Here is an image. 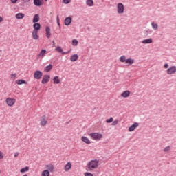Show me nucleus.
I'll list each match as a JSON object with an SVG mask.
<instances>
[{"mask_svg":"<svg viewBox=\"0 0 176 176\" xmlns=\"http://www.w3.org/2000/svg\"><path fill=\"white\" fill-rule=\"evenodd\" d=\"M21 173H27V171H30V167L25 166V168H23L21 169Z\"/></svg>","mask_w":176,"mask_h":176,"instance_id":"31","label":"nucleus"},{"mask_svg":"<svg viewBox=\"0 0 176 176\" xmlns=\"http://www.w3.org/2000/svg\"><path fill=\"white\" fill-rule=\"evenodd\" d=\"M53 80L55 85H58V83H60V78H58V76H57L54 77Z\"/></svg>","mask_w":176,"mask_h":176,"instance_id":"27","label":"nucleus"},{"mask_svg":"<svg viewBox=\"0 0 176 176\" xmlns=\"http://www.w3.org/2000/svg\"><path fill=\"white\" fill-rule=\"evenodd\" d=\"M25 15L23 13H18L15 15V17H16V19H24V16Z\"/></svg>","mask_w":176,"mask_h":176,"instance_id":"24","label":"nucleus"},{"mask_svg":"<svg viewBox=\"0 0 176 176\" xmlns=\"http://www.w3.org/2000/svg\"><path fill=\"white\" fill-rule=\"evenodd\" d=\"M32 35L33 39H35L36 41L37 39H39V36L38 35V32L33 30V32H32Z\"/></svg>","mask_w":176,"mask_h":176,"instance_id":"17","label":"nucleus"},{"mask_svg":"<svg viewBox=\"0 0 176 176\" xmlns=\"http://www.w3.org/2000/svg\"><path fill=\"white\" fill-rule=\"evenodd\" d=\"M56 50L57 52H58V53H61L62 54H68V53H69L71 52V49L67 51V52H64L63 51V48L61 47V46H58L56 48Z\"/></svg>","mask_w":176,"mask_h":176,"instance_id":"10","label":"nucleus"},{"mask_svg":"<svg viewBox=\"0 0 176 176\" xmlns=\"http://www.w3.org/2000/svg\"><path fill=\"white\" fill-rule=\"evenodd\" d=\"M49 171L52 172L54 170V166L53 165H47Z\"/></svg>","mask_w":176,"mask_h":176,"instance_id":"33","label":"nucleus"},{"mask_svg":"<svg viewBox=\"0 0 176 176\" xmlns=\"http://www.w3.org/2000/svg\"><path fill=\"white\" fill-rule=\"evenodd\" d=\"M176 72V66H170L167 70L166 74L168 75H173Z\"/></svg>","mask_w":176,"mask_h":176,"instance_id":"5","label":"nucleus"},{"mask_svg":"<svg viewBox=\"0 0 176 176\" xmlns=\"http://www.w3.org/2000/svg\"><path fill=\"white\" fill-rule=\"evenodd\" d=\"M113 122V118L111 117L109 119L106 120V123H112Z\"/></svg>","mask_w":176,"mask_h":176,"instance_id":"35","label":"nucleus"},{"mask_svg":"<svg viewBox=\"0 0 176 176\" xmlns=\"http://www.w3.org/2000/svg\"><path fill=\"white\" fill-rule=\"evenodd\" d=\"M164 67L166 68V69L168 68V65L167 63H165L164 65Z\"/></svg>","mask_w":176,"mask_h":176,"instance_id":"43","label":"nucleus"},{"mask_svg":"<svg viewBox=\"0 0 176 176\" xmlns=\"http://www.w3.org/2000/svg\"><path fill=\"white\" fill-rule=\"evenodd\" d=\"M14 157H17V156H19V152H16L14 153Z\"/></svg>","mask_w":176,"mask_h":176,"instance_id":"45","label":"nucleus"},{"mask_svg":"<svg viewBox=\"0 0 176 176\" xmlns=\"http://www.w3.org/2000/svg\"><path fill=\"white\" fill-rule=\"evenodd\" d=\"M45 1H47V0H45Z\"/></svg>","mask_w":176,"mask_h":176,"instance_id":"48","label":"nucleus"},{"mask_svg":"<svg viewBox=\"0 0 176 176\" xmlns=\"http://www.w3.org/2000/svg\"><path fill=\"white\" fill-rule=\"evenodd\" d=\"M81 140L82 141V142H85V144H91L89 138H87L86 136H82L81 138Z\"/></svg>","mask_w":176,"mask_h":176,"instance_id":"21","label":"nucleus"},{"mask_svg":"<svg viewBox=\"0 0 176 176\" xmlns=\"http://www.w3.org/2000/svg\"><path fill=\"white\" fill-rule=\"evenodd\" d=\"M41 23H34L33 24V28H34L33 31L38 32L41 30Z\"/></svg>","mask_w":176,"mask_h":176,"instance_id":"11","label":"nucleus"},{"mask_svg":"<svg viewBox=\"0 0 176 176\" xmlns=\"http://www.w3.org/2000/svg\"><path fill=\"white\" fill-rule=\"evenodd\" d=\"M40 19L41 18L39 17V14H36L33 17L32 23H38V21H39Z\"/></svg>","mask_w":176,"mask_h":176,"instance_id":"15","label":"nucleus"},{"mask_svg":"<svg viewBox=\"0 0 176 176\" xmlns=\"http://www.w3.org/2000/svg\"><path fill=\"white\" fill-rule=\"evenodd\" d=\"M15 83H16V85H27V81H25V80L20 79L16 80Z\"/></svg>","mask_w":176,"mask_h":176,"instance_id":"19","label":"nucleus"},{"mask_svg":"<svg viewBox=\"0 0 176 176\" xmlns=\"http://www.w3.org/2000/svg\"><path fill=\"white\" fill-rule=\"evenodd\" d=\"M43 75V73H42L41 70H37L34 73V79L39 80L42 78Z\"/></svg>","mask_w":176,"mask_h":176,"instance_id":"6","label":"nucleus"},{"mask_svg":"<svg viewBox=\"0 0 176 176\" xmlns=\"http://www.w3.org/2000/svg\"><path fill=\"white\" fill-rule=\"evenodd\" d=\"M125 63L126 64H129L130 65H131V64H134V60L133 59L128 58L126 60Z\"/></svg>","mask_w":176,"mask_h":176,"instance_id":"30","label":"nucleus"},{"mask_svg":"<svg viewBox=\"0 0 176 176\" xmlns=\"http://www.w3.org/2000/svg\"><path fill=\"white\" fill-rule=\"evenodd\" d=\"M56 22H57L58 27H60L61 25L60 24V17L58 16V15H57V16H56Z\"/></svg>","mask_w":176,"mask_h":176,"instance_id":"37","label":"nucleus"},{"mask_svg":"<svg viewBox=\"0 0 176 176\" xmlns=\"http://www.w3.org/2000/svg\"><path fill=\"white\" fill-rule=\"evenodd\" d=\"M86 4L87 6H94V1L93 0H87L86 1Z\"/></svg>","mask_w":176,"mask_h":176,"instance_id":"26","label":"nucleus"},{"mask_svg":"<svg viewBox=\"0 0 176 176\" xmlns=\"http://www.w3.org/2000/svg\"><path fill=\"white\" fill-rule=\"evenodd\" d=\"M89 136L92 140H95V141H100L102 138V134L98 133H91L89 134Z\"/></svg>","mask_w":176,"mask_h":176,"instance_id":"2","label":"nucleus"},{"mask_svg":"<svg viewBox=\"0 0 176 176\" xmlns=\"http://www.w3.org/2000/svg\"><path fill=\"white\" fill-rule=\"evenodd\" d=\"M41 126H46L47 124V120H46V116L43 115L40 120Z\"/></svg>","mask_w":176,"mask_h":176,"instance_id":"7","label":"nucleus"},{"mask_svg":"<svg viewBox=\"0 0 176 176\" xmlns=\"http://www.w3.org/2000/svg\"><path fill=\"white\" fill-rule=\"evenodd\" d=\"M50 80V75L45 74L43 76L41 83L43 85H45V83H47Z\"/></svg>","mask_w":176,"mask_h":176,"instance_id":"8","label":"nucleus"},{"mask_svg":"<svg viewBox=\"0 0 176 176\" xmlns=\"http://www.w3.org/2000/svg\"><path fill=\"white\" fill-rule=\"evenodd\" d=\"M64 3L66 5H68L71 2V0H63Z\"/></svg>","mask_w":176,"mask_h":176,"instance_id":"41","label":"nucleus"},{"mask_svg":"<svg viewBox=\"0 0 176 176\" xmlns=\"http://www.w3.org/2000/svg\"><path fill=\"white\" fill-rule=\"evenodd\" d=\"M72 45H73V46H78V40L73 39L72 40Z\"/></svg>","mask_w":176,"mask_h":176,"instance_id":"34","label":"nucleus"},{"mask_svg":"<svg viewBox=\"0 0 176 176\" xmlns=\"http://www.w3.org/2000/svg\"><path fill=\"white\" fill-rule=\"evenodd\" d=\"M0 173H1V170H0Z\"/></svg>","mask_w":176,"mask_h":176,"instance_id":"47","label":"nucleus"},{"mask_svg":"<svg viewBox=\"0 0 176 176\" xmlns=\"http://www.w3.org/2000/svg\"><path fill=\"white\" fill-rule=\"evenodd\" d=\"M45 54H46V50L42 49L38 54L39 57H45Z\"/></svg>","mask_w":176,"mask_h":176,"instance_id":"25","label":"nucleus"},{"mask_svg":"<svg viewBox=\"0 0 176 176\" xmlns=\"http://www.w3.org/2000/svg\"><path fill=\"white\" fill-rule=\"evenodd\" d=\"M18 0H11L12 3H16Z\"/></svg>","mask_w":176,"mask_h":176,"instance_id":"44","label":"nucleus"},{"mask_svg":"<svg viewBox=\"0 0 176 176\" xmlns=\"http://www.w3.org/2000/svg\"><path fill=\"white\" fill-rule=\"evenodd\" d=\"M16 76H17L16 74H11V79H12L13 80H14L16 79Z\"/></svg>","mask_w":176,"mask_h":176,"instance_id":"38","label":"nucleus"},{"mask_svg":"<svg viewBox=\"0 0 176 176\" xmlns=\"http://www.w3.org/2000/svg\"><path fill=\"white\" fill-rule=\"evenodd\" d=\"M126 56H122L120 58V61L121 63H126Z\"/></svg>","mask_w":176,"mask_h":176,"instance_id":"32","label":"nucleus"},{"mask_svg":"<svg viewBox=\"0 0 176 176\" xmlns=\"http://www.w3.org/2000/svg\"><path fill=\"white\" fill-rule=\"evenodd\" d=\"M85 176H94V175H93V174L91 173L86 172V173H85Z\"/></svg>","mask_w":176,"mask_h":176,"instance_id":"40","label":"nucleus"},{"mask_svg":"<svg viewBox=\"0 0 176 176\" xmlns=\"http://www.w3.org/2000/svg\"><path fill=\"white\" fill-rule=\"evenodd\" d=\"M79 58V56L78 54H74L70 57V60L72 62H75L76 60H78V59Z\"/></svg>","mask_w":176,"mask_h":176,"instance_id":"22","label":"nucleus"},{"mask_svg":"<svg viewBox=\"0 0 176 176\" xmlns=\"http://www.w3.org/2000/svg\"><path fill=\"white\" fill-rule=\"evenodd\" d=\"M33 3L35 6H42L43 5L42 0H33Z\"/></svg>","mask_w":176,"mask_h":176,"instance_id":"14","label":"nucleus"},{"mask_svg":"<svg viewBox=\"0 0 176 176\" xmlns=\"http://www.w3.org/2000/svg\"><path fill=\"white\" fill-rule=\"evenodd\" d=\"M41 176H50V172H49L47 170H43Z\"/></svg>","mask_w":176,"mask_h":176,"instance_id":"29","label":"nucleus"},{"mask_svg":"<svg viewBox=\"0 0 176 176\" xmlns=\"http://www.w3.org/2000/svg\"><path fill=\"white\" fill-rule=\"evenodd\" d=\"M98 163L99 162L97 160H91L87 164L88 168L91 171H93V170H96V168L98 167Z\"/></svg>","mask_w":176,"mask_h":176,"instance_id":"1","label":"nucleus"},{"mask_svg":"<svg viewBox=\"0 0 176 176\" xmlns=\"http://www.w3.org/2000/svg\"><path fill=\"white\" fill-rule=\"evenodd\" d=\"M53 69V65L52 64H50L49 65L46 66L45 68V72H50Z\"/></svg>","mask_w":176,"mask_h":176,"instance_id":"23","label":"nucleus"},{"mask_svg":"<svg viewBox=\"0 0 176 176\" xmlns=\"http://www.w3.org/2000/svg\"><path fill=\"white\" fill-rule=\"evenodd\" d=\"M6 102L8 107H13L16 104V99L12 98H7Z\"/></svg>","mask_w":176,"mask_h":176,"instance_id":"4","label":"nucleus"},{"mask_svg":"<svg viewBox=\"0 0 176 176\" xmlns=\"http://www.w3.org/2000/svg\"><path fill=\"white\" fill-rule=\"evenodd\" d=\"M170 149H171V147L170 146H168L167 147H166L164 149V152H168V151H170Z\"/></svg>","mask_w":176,"mask_h":176,"instance_id":"39","label":"nucleus"},{"mask_svg":"<svg viewBox=\"0 0 176 176\" xmlns=\"http://www.w3.org/2000/svg\"><path fill=\"white\" fill-rule=\"evenodd\" d=\"M117 11L118 14H122V13H124V6L122 3H119L117 5Z\"/></svg>","mask_w":176,"mask_h":176,"instance_id":"3","label":"nucleus"},{"mask_svg":"<svg viewBox=\"0 0 176 176\" xmlns=\"http://www.w3.org/2000/svg\"><path fill=\"white\" fill-rule=\"evenodd\" d=\"M152 42H153V40L152 38H146L144 39L142 41V43H143L144 45H148L149 43H152Z\"/></svg>","mask_w":176,"mask_h":176,"instance_id":"16","label":"nucleus"},{"mask_svg":"<svg viewBox=\"0 0 176 176\" xmlns=\"http://www.w3.org/2000/svg\"><path fill=\"white\" fill-rule=\"evenodd\" d=\"M72 167V164L71 162H67V164L65 166V171H69Z\"/></svg>","mask_w":176,"mask_h":176,"instance_id":"20","label":"nucleus"},{"mask_svg":"<svg viewBox=\"0 0 176 176\" xmlns=\"http://www.w3.org/2000/svg\"><path fill=\"white\" fill-rule=\"evenodd\" d=\"M151 26L155 30H158L159 28V25H157V23H155V22L151 23Z\"/></svg>","mask_w":176,"mask_h":176,"instance_id":"28","label":"nucleus"},{"mask_svg":"<svg viewBox=\"0 0 176 176\" xmlns=\"http://www.w3.org/2000/svg\"><path fill=\"white\" fill-rule=\"evenodd\" d=\"M140 126V124L138 122H134L131 126L129 127V131H134L137 127Z\"/></svg>","mask_w":176,"mask_h":176,"instance_id":"9","label":"nucleus"},{"mask_svg":"<svg viewBox=\"0 0 176 176\" xmlns=\"http://www.w3.org/2000/svg\"><path fill=\"white\" fill-rule=\"evenodd\" d=\"M130 96V91H124L121 94V97H124V98H127Z\"/></svg>","mask_w":176,"mask_h":176,"instance_id":"18","label":"nucleus"},{"mask_svg":"<svg viewBox=\"0 0 176 176\" xmlns=\"http://www.w3.org/2000/svg\"><path fill=\"white\" fill-rule=\"evenodd\" d=\"M118 123H119V120H115L112 124L111 126H116L118 124Z\"/></svg>","mask_w":176,"mask_h":176,"instance_id":"36","label":"nucleus"},{"mask_svg":"<svg viewBox=\"0 0 176 176\" xmlns=\"http://www.w3.org/2000/svg\"><path fill=\"white\" fill-rule=\"evenodd\" d=\"M45 36L46 38H50L52 36V33H50V27H45Z\"/></svg>","mask_w":176,"mask_h":176,"instance_id":"12","label":"nucleus"},{"mask_svg":"<svg viewBox=\"0 0 176 176\" xmlns=\"http://www.w3.org/2000/svg\"><path fill=\"white\" fill-rule=\"evenodd\" d=\"M0 159H3V153L2 152H0Z\"/></svg>","mask_w":176,"mask_h":176,"instance_id":"42","label":"nucleus"},{"mask_svg":"<svg viewBox=\"0 0 176 176\" xmlns=\"http://www.w3.org/2000/svg\"><path fill=\"white\" fill-rule=\"evenodd\" d=\"M72 23V18L70 16H67L65 19V25H70Z\"/></svg>","mask_w":176,"mask_h":176,"instance_id":"13","label":"nucleus"},{"mask_svg":"<svg viewBox=\"0 0 176 176\" xmlns=\"http://www.w3.org/2000/svg\"><path fill=\"white\" fill-rule=\"evenodd\" d=\"M2 21H3V18H2V16H0V23H2Z\"/></svg>","mask_w":176,"mask_h":176,"instance_id":"46","label":"nucleus"}]
</instances>
